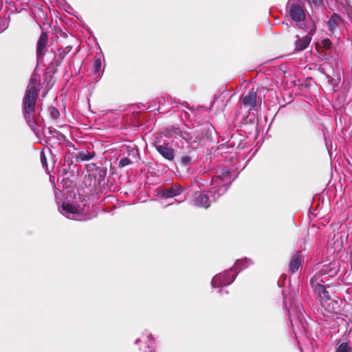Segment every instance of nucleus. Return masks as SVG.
<instances>
[{
	"label": "nucleus",
	"instance_id": "2eb2a0df",
	"mask_svg": "<svg viewBox=\"0 0 352 352\" xmlns=\"http://www.w3.org/2000/svg\"><path fill=\"white\" fill-rule=\"evenodd\" d=\"M96 154L94 152H89L87 151H81L77 153H76V161L78 162H84L88 161L93 159L95 157Z\"/></svg>",
	"mask_w": 352,
	"mask_h": 352
},
{
	"label": "nucleus",
	"instance_id": "9b49d317",
	"mask_svg": "<svg viewBox=\"0 0 352 352\" xmlns=\"http://www.w3.org/2000/svg\"><path fill=\"white\" fill-rule=\"evenodd\" d=\"M23 116L25 119L26 122L29 125V126L31 128L32 131L36 132L37 129V123L35 120V111H25L23 112Z\"/></svg>",
	"mask_w": 352,
	"mask_h": 352
},
{
	"label": "nucleus",
	"instance_id": "6e6552de",
	"mask_svg": "<svg viewBox=\"0 0 352 352\" xmlns=\"http://www.w3.org/2000/svg\"><path fill=\"white\" fill-rule=\"evenodd\" d=\"M184 188L178 184H174L170 187H164L160 192V195L164 198H171L179 195Z\"/></svg>",
	"mask_w": 352,
	"mask_h": 352
},
{
	"label": "nucleus",
	"instance_id": "6ab92c4d",
	"mask_svg": "<svg viewBox=\"0 0 352 352\" xmlns=\"http://www.w3.org/2000/svg\"><path fill=\"white\" fill-rule=\"evenodd\" d=\"M336 352H352V349L347 342H342L336 347Z\"/></svg>",
	"mask_w": 352,
	"mask_h": 352
},
{
	"label": "nucleus",
	"instance_id": "dca6fc26",
	"mask_svg": "<svg viewBox=\"0 0 352 352\" xmlns=\"http://www.w3.org/2000/svg\"><path fill=\"white\" fill-rule=\"evenodd\" d=\"M290 298L289 300L287 298L285 299V308L287 307L289 308H300L302 307V304L298 299L292 297V295H290Z\"/></svg>",
	"mask_w": 352,
	"mask_h": 352
},
{
	"label": "nucleus",
	"instance_id": "4be33fe9",
	"mask_svg": "<svg viewBox=\"0 0 352 352\" xmlns=\"http://www.w3.org/2000/svg\"><path fill=\"white\" fill-rule=\"evenodd\" d=\"M321 43H322V47L324 50H327L331 49L332 43L330 41V39L324 38V39L322 40Z\"/></svg>",
	"mask_w": 352,
	"mask_h": 352
},
{
	"label": "nucleus",
	"instance_id": "7ed1b4c3",
	"mask_svg": "<svg viewBox=\"0 0 352 352\" xmlns=\"http://www.w3.org/2000/svg\"><path fill=\"white\" fill-rule=\"evenodd\" d=\"M48 45V35L45 32H42L36 43V58L38 60H42L47 51Z\"/></svg>",
	"mask_w": 352,
	"mask_h": 352
},
{
	"label": "nucleus",
	"instance_id": "9d476101",
	"mask_svg": "<svg viewBox=\"0 0 352 352\" xmlns=\"http://www.w3.org/2000/svg\"><path fill=\"white\" fill-rule=\"evenodd\" d=\"M302 263V258L301 252H297L291 258V261H290L289 265V272L292 274L296 272L299 270V268L301 267Z\"/></svg>",
	"mask_w": 352,
	"mask_h": 352
},
{
	"label": "nucleus",
	"instance_id": "393cba45",
	"mask_svg": "<svg viewBox=\"0 0 352 352\" xmlns=\"http://www.w3.org/2000/svg\"><path fill=\"white\" fill-rule=\"evenodd\" d=\"M180 136L182 139L185 140L187 142H188L190 141V140L191 139L190 134L186 132H181Z\"/></svg>",
	"mask_w": 352,
	"mask_h": 352
},
{
	"label": "nucleus",
	"instance_id": "a211bd4d",
	"mask_svg": "<svg viewBox=\"0 0 352 352\" xmlns=\"http://www.w3.org/2000/svg\"><path fill=\"white\" fill-rule=\"evenodd\" d=\"M69 51H66L65 49H60L58 50V58H54V62L56 65H59L61 61L65 58Z\"/></svg>",
	"mask_w": 352,
	"mask_h": 352
},
{
	"label": "nucleus",
	"instance_id": "c756f323",
	"mask_svg": "<svg viewBox=\"0 0 352 352\" xmlns=\"http://www.w3.org/2000/svg\"><path fill=\"white\" fill-rule=\"evenodd\" d=\"M127 151H129V153L128 155L129 156H130L131 155H135L137 154V152H138V150H135L133 148H132L131 150H129V147L127 148Z\"/></svg>",
	"mask_w": 352,
	"mask_h": 352
},
{
	"label": "nucleus",
	"instance_id": "c85d7f7f",
	"mask_svg": "<svg viewBox=\"0 0 352 352\" xmlns=\"http://www.w3.org/2000/svg\"><path fill=\"white\" fill-rule=\"evenodd\" d=\"M98 175H99L98 181H99V182H100L101 181L104 180V179L105 172L103 170H100Z\"/></svg>",
	"mask_w": 352,
	"mask_h": 352
},
{
	"label": "nucleus",
	"instance_id": "aec40b11",
	"mask_svg": "<svg viewBox=\"0 0 352 352\" xmlns=\"http://www.w3.org/2000/svg\"><path fill=\"white\" fill-rule=\"evenodd\" d=\"M50 116L54 120H56L60 116L59 111L54 107H50L48 109Z\"/></svg>",
	"mask_w": 352,
	"mask_h": 352
},
{
	"label": "nucleus",
	"instance_id": "bb28decb",
	"mask_svg": "<svg viewBox=\"0 0 352 352\" xmlns=\"http://www.w3.org/2000/svg\"><path fill=\"white\" fill-rule=\"evenodd\" d=\"M230 172L229 170H226L222 173L221 175L217 176V178L221 179V182L225 181V177H227L230 175Z\"/></svg>",
	"mask_w": 352,
	"mask_h": 352
},
{
	"label": "nucleus",
	"instance_id": "f3484780",
	"mask_svg": "<svg viewBox=\"0 0 352 352\" xmlns=\"http://www.w3.org/2000/svg\"><path fill=\"white\" fill-rule=\"evenodd\" d=\"M63 210L69 214H77L78 212V208L72 204L63 203L61 206Z\"/></svg>",
	"mask_w": 352,
	"mask_h": 352
},
{
	"label": "nucleus",
	"instance_id": "cd10ccee",
	"mask_svg": "<svg viewBox=\"0 0 352 352\" xmlns=\"http://www.w3.org/2000/svg\"><path fill=\"white\" fill-rule=\"evenodd\" d=\"M41 161L43 166H47L46 157L43 153L41 154Z\"/></svg>",
	"mask_w": 352,
	"mask_h": 352
},
{
	"label": "nucleus",
	"instance_id": "b1692460",
	"mask_svg": "<svg viewBox=\"0 0 352 352\" xmlns=\"http://www.w3.org/2000/svg\"><path fill=\"white\" fill-rule=\"evenodd\" d=\"M94 68L96 72H98L101 68V60L100 58H96L94 62Z\"/></svg>",
	"mask_w": 352,
	"mask_h": 352
},
{
	"label": "nucleus",
	"instance_id": "4468645a",
	"mask_svg": "<svg viewBox=\"0 0 352 352\" xmlns=\"http://www.w3.org/2000/svg\"><path fill=\"white\" fill-rule=\"evenodd\" d=\"M338 270L336 267H332L331 264L324 265L318 273L315 275L320 276V278H322V276L329 274V276H333L337 274Z\"/></svg>",
	"mask_w": 352,
	"mask_h": 352
},
{
	"label": "nucleus",
	"instance_id": "39448f33",
	"mask_svg": "<svg viewBox=\"0 0 352 352\" xmlns=\"http://www.w3.org/2000/svg\"><path fill=\"white\" fill-rule=\"evenodd\" d=\"M230 272H226L223 275L215 276L212 280L213 287H215L217 285H221V289H220V292L221 294L224 292L228 293V292L223 288V285L227 286L233 282L234 278L230 277Z\"/></svg>",
	"mask_w": 352,
	"mask_h": 352
},
{
	"label": "nucleus",
	"instance_id": "5701e85b",
	"mask_svg": "<svg viewBox=\"0 0 352 352\" xmlns=\"http://www.w3.org/2000/svg\"><path fill=\"white\" fill-rule=\"evenodd\" d=\"M131 163L132 162L128 157H124L120 160L119 167H124Z\"/></svg>",
	"mask_w": 352,
	"mask_h": 352
},
{
	"label": "nucleus",
	"instance_id": "412c9836",
	"mask_svg": "<svg viewBox=\"0 0 352 352\" xmlns=\"http://www.w3.org/2000/svg\"><path fill=\"white\" fill-rule=\"evenodd\" d=\"M192 159V157L190 155L182 156L180 159V164L182 166L189 165L191 163Z\"/></svg>",
	"mask_w": 352,
	"mask_h": 352
},
{
	"label": "nucleus",
	"instance_id": "ddd939ff",
	"mask_svg": "<svg viewBox=\"0 0 352 352\" xmlns=\"http://www.w3.org/2000/svg\"><path fill=\"white\" fill-rule=\"evenodd\" d=\"M341 22V17L338 14L333 13L327 23L329 30L331 32H334L339 23Z\"/></svg>",
	"mask_w": 352,
	"mask_h": 352
},
{
	"label": "nucleus",
	"instance_id": "f03ea898",
	"mask_svg": "<svg viewBox=\"0 0 352 352\" xmlns=\"http://www.w3.org/2000/svg\"><path fill=\"white\" fill-rule=\"evenodd\" d=\"M40 89L37 87L36 81L31 78L23 98V112L36 111V104Z\"/></svg>",
	"mask_w": 352,
	"mask_h": 352
},
{
	"label": "nucleus",
	"instance_id": "0eeeda50",
	"mask_svg": "<svg viewBox=\"0 0 352 352\" xmlns=\"http://www.w3.org/2000/svg\"><path fill=\"white\" fill-rule=\"evenodd\" d=\"M157 151L166 160L173 161L175 158V151L168 143L155 144Z\"/></svg>",
	"mask_w": 352,
	"mask_h": 352
},
{
	"label": "nucleus",
	"instance_id": "423d86ee",
	"mask_svg": "<svg viewBox=\"0 0 352 352\" xmlns=\"http://www.w3.org/2000/svg\"><path fill=\"white\" fill-rule=\"evenodd\" d=\"M241 101L245 107L250 109L254 108L256 105V91L252 89L248 92H244L241 97Z\"/></svg>",
	"mask_w": 352,
	"mask_h": 352
},
{
	"label": "nucleus",
	"instance_id": "20e7f679",
	"mask_svg": "<svg viewBox=\"0 0 352 352\" xmlns=\"http://www.w3.org/2000/svg\"><path fill=\"white\" fill-rule=\"evenodd\" d=\"M289 14L292 19L297 23L304 21L306 19L305 10L299 4H292L289 7Z\"/></svg>",
	"mask_w": 352,
	"mask_h": 352
},
{
	"label": "nucleus",
	"instance_id": "a878e982",
	"mask_svg": "<svg viewBox=\"0 0 352 352\" xmlns=\"http://www.w3.org/2000/svg\"><path fill=\"white\" fill-rule=\"evenodd\" d=\"M310 4H314L315 6L318 7L323 3V0H307Z\"/></svg>",
	"mask_w": 352,
	"mask_h": 352
},
{
	"label": "nucleus",
	"instance_id": "f8f14e48",
	"mask_svg": "<svg viewBox=\"0 0 352 352\" xmlns=\"http://www.w3.org/2000/svg\"><path fill=\"white\" fill-rule=\"evenodd\" d=\"M195 204L199 207L208 208L210 206V199L208 195L200 193L195 198Z\"/></svg>",
	"mask_w": 352,
	"mask_h": 352
},
{
	"label": "nucleus",
	"instance_id": "f257e3e1",
	"mask_svg": "<svg viewBox=\"0 0 352 352\" xmlns=\"http://www.w3.org/2000/svg\"><path fill=\"white\" fill-rule=\"evenodd\" d=\"M324 283L322 278H320V276L314 275L310 280V285L318 295V298L320 302L321 306L323 308H336L340 307L339 302L336 300L331 299L328 291L326 287L322 284Z\"/></svg>",
	"mask_w": 352,
	"mask_h": 352
},
{
	"label": "nucleus",
	"instance_id": "1a4fd4ad",
	"mask_svg": "<svg viewBox=\"0 0 352 352\" xmlns=\"http://www.w3.org/2000/svg\"><path fill=\"white\" fill-rule=\"evenodd\" d=\"M316 32V28L311 29L308 34L302 38L298 39L295 43V50L297 51H302L305 50L309 45L311 41V36Z\"/></svg>",
	"mask_w": 352,
	"mask_h": 352
}]
</instances>
